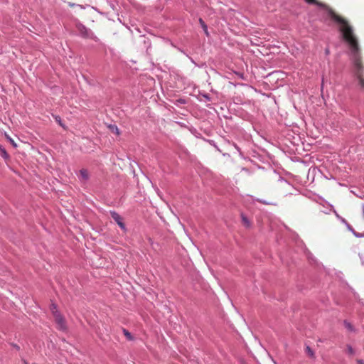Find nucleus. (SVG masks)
<instances>
[{"label":"nucleus","mask_w":364,"mask_h":364,"mask_svg":"<svg viewBox=\"0 0 364 364\" xmlns=\"http://www.w3.org/2000/svg\"><path fill=\"white\" fill-rule=\"evenodd\" d=\"M305 1L309 4H315L321 8L326 9L331 18L340 25L339 31L342 38L347 43L350 48V58L353 65V72L358 80L359 85L362 87H364V79L362 77L364 67L360 63V50L358 39L354 34L353 28L349 25L346 19L336 15L333 10L328 8L326 4L318 2L316 0H305Z\"/></svg>","instance_id":"obj_1"},{"label":"nucleus","mask_w":364,"mask_h":364,"mask_svg":"<svg viewBox=\"0 0 364 364\" xmlns=\"http://www.w3.org/2000/svg\"><path fill=\"white\" fill-rule=\"evenodd\" d=\"M53 317L57 325V328L60 331H65L67 330V324L65 318L60 314V312L55 311V316H53Z\"/></svg>","instance_id":"obj_2"},{"label":"nucleus","mask_w":364,"mask_h":364,"mask_svg":"<svg viewBox=\"0 0 364 364\" xmlns=\"http://www.w3.org/2000/svg\"><path fill=\"white\" fill-rule=\"evenodd\" d=\"M112 218L118 224L122 230H125V225L122 221V218L116 212H110Z\"/></svg>","instance_id":"obj_3"},{"label":"nucleus","mask_w":364,"mask_h":364,"mask_svg":"<svg viewBox=\"0 0 364 364\" xmlns=\"http://www.w3.org/2000/svg\"><path fill=\"white\" fill-rule=\"evenodd\" d=\"M334 213H335V215H336V218H338V220H340L343 224H344V225H346V227L347 228V229H348L349 231H350V230L353 229L352 226H351V225L348 223V221H347L345 218H343V217H341V215H339L338 214V213H337L336 210L334 211Z\"/></svg>","instance_id":"obj_4"},{"label":"nucleus","mask_w":364,"mask_h":364,"mask_svg":"<svg viewBox=\"0 0 364 364\" xmlns=\"http://www.w3.org/2000/svg\"><path fill=\"white\" fill-rule=\"evenodd\" d=\"M198 99L200 102H210L211 100L210 96L207 93H199Z\"/></svg>","instance_id":"obj_5"},{"label":"nucleus","mask_w":364,"mask_h":364,"mask_svg":"<svg viewBox=\"0 0 364 364\" xmlns=\"http://www.w3.org/2000/svg\"><path fill=\"white\" fill-rule=\"evenodd\" d=\"M80 178L82 181H87L89 178V173L87 169L82 168L80 171Z\"/></svg>","instance_id":"obj_6"},{"label":"nucleus","mask_w":364,"mask_h":364,"mask_svg":"<svg viewBox=\"0 0 364 364\" xmlns=\"http://www.w3.org/2000/svg\"><path fill=\"white\" fill-rule=\"evenodd\" d=\"M241 218H242V222L243 225L246 228H250L251 225V223H250V220L247 218V217L245 216L243 213H242Z\"/></svg>","instance_id":"obj_7"},{"label":"nucleus","mask_w":364,"mask_h":364,"mask_svg":"<svg viewBox=\"0 0 364 364\" xmlns=\"http://www.w3.org/2000/svg\"><path fill=\"white\" fill-rule=\"evenodd\" d=\"M198 21H199V23L200 24L203 30L204 31L205 35L207 36H209V33H208V26H207L206 23H205V21L201 18H199Z\"/></svg>","instance_id":"obj_8"},{"label":"nucleus","mask_w":364,"mask_h":364,"mask_svg":"<svg viewBox=\"0 0 364 364\" xmlns=\"http://www.w3.org/2000/svg\"><path fill=\"white\" fill-rule=\"evenodd\" d=\"M0 155L1 157H3L5 160H8L9 159V155L8 154L6 149L0 145Z\"/></svg>","instance_id":"obj_9"},{"label":"nucleus","mask_w":364,"mask_h":364,"mask_svg":"<svg viewBox=\"0 0 364 364\" xmlns=\"http://www.w3.org/2000/svg\"><path fill=\"white\" fill-rule=\"evenodd\" d=\"M109 131L117 135H119L120 132L118 127L114 124H110L108 126Z\"/></svg>","instance_id":"obj_10"},{"label":"nucleus","mask_w":364,"mask_h":364,"mask_svg":"<svg viewBox=\"0 0 364 364\" xmlns=\"http://www.w3.org/2000/svg\"><path fill=\"white\" fill-rule=\"evenodd\" d=\"M350 232L353 233V235L358 238H362L364 237V233H360L356 232L353 228L350 230Z\"/></svg>","instance_id":"obj_11"},{"label":"nucleus","mask_w":364,"mask_h":364,"mask_svg":"<svg viewBox=\"0 0 364 364\" xmlns=\"http://www.w3.org/2000/svg\"><path fill=\"white\" fill-rule=\"evenodd\" d=\"M306 351L307 354L309 355V357L314 358V355H315L314 352L309 346H307L306 347Z\"/></svg>","instance_id":"obj_12"},{"label":"nucleus","mask_w":364,"mask_h":364,"mask_svg":"<svg viewBox=\"0 0 364 364\" xmlns=\"http://www.w3.org/2000/svg\"><path fill=\"white\" fill-rule=\"evenodd\" d=\"M123 333H124V335L126 336V338L129 341L133 340V337H132V334L127 329L123 328Z\"/></svg>","instance_id":"obj_13"},{"label":"nucleus","mask_w":364,"mask_h":364,"mask_svg":"<svg viewBox=\"0 0 364 364\" xmlns=\"http://www.w3.org/2000/svg\"><path fill=\"white\" fill-rule=\"evenodd\" d=\"M346 351H347V353L350 355H353L355 353V351L350 345H347Z\"/></svg>","instance_id":"obj_14"},{"label":"nucleus","mask_w":364,"mask_h":364,"mask_svg":"<svg viewBox=\"0 0 364 364\" xmlns=\"http://www.w3.org/2000/svg\"><path fill=\"white\" fill-rule=\"evenodd\" d=\"M79 30L83 36H86L87 35V30L85 26H79Z\"/></svg>","instance_id":"obj_15"},{"label":"nucleus","mask_w":364,"mask_h":364,"mask_svg":"<svg viewBox=\"0 0 364 364\" xmlns=\"http://www.w3.org/2000/svg\"><path fill=\"white\" fill-rule=\"evenodd\" d=\"M50 309L53 314V316H55V312H59L58 310H57V306L55 304H52L50 306Z\"/></svg>","instance_id":"obj_16"},{"label":"nucleus","mask_w":364,"mask_h":364,"mask_svg":"<svg viewBox=\"0 0 364 364\" xmlns=\"http://www.w3.org/2000/svg\"><path fill=\"white\" fill-rule=\"evenodd\" d=\"M344 324H345V326H346L348 330H350V331H353V326H352V325H351L349 322H348V321H344Z\"/></svg>","instance_id":"obj_17"},{"label":"nucleus","mask_w":364,"mask_h":364,"mask_svg":"<svg viewBox=\"0 0 364 364\" xmlns=\"http://www.w3.org/2000/svg\"><path fill=\"white\" fill-rule=\"evenodd\" d=\"M55 119L61 127H63V124H62V122H61V119L59 116H55Z\"/></svg>","instance_id":"obj_18"},{"label":"nucleus","mask_w":364,"mask_h":364,"mask_svg":"<svg viewBox=\"0 0 364 364\" xmlns=\"http://www.w3.org/2000/svg\"><path fill=\"white\" fill-rule=\"evenodd\" d=\"M6 138L9 139V141L11 143V144L14 146V147H16L17 145L14 142V141L8 135H6Z\"/></svg>","instance_id":"obj_19"},{"label":"nucleus","mask_w":364,"mask_h":364,"mask_svg":"<svg viewBox=\"0 0 364 364\" xmlns=\"http://www.w3.org/2000/svg\"><path fill=\"white\" fill-rule=\"evenodd\" d=\"M186 55L189 58V60H191V62L192 63H193L194 65H197L196 63L195 62V60L191 57L188 56L187 54H186Z\"/></svg>","instance_id":"obj_20"},{"label":"nucleus","mask_w":364,"mask_h":364,"mask_svg":"<svg viewBox=\"0 0 364 364\" xmlns=\"http://www.w3.org/2000/svg\"><path fill=\"white\" fill-rule=\"evenodd\" d=\"M257 200H258L259 203H262V204H265V205H269V204H270V203H268V202H267V201H265V200H259V199H258Z\"/></svg>","instance_id":"obj_21"},{"label":"nucleus","mask_w":364,"mask_h":364,"mask_svg":"<svg viewBox=\"0 0 364 364\" xmlns=\"http://www.w3.org/2000/svg\"><path fill=\"white\" fill-rule=\"evenodd\" d=\"M329 53H330V50H329V48H326L325 49V54H326V55H329Z\"/></svg>","instance_id":"obj_22"},{"label":"nucleus","mask_w":364,"mask_h":364,"mask_svg":"<svg viewBox=\"0 0 364 364\" xmlns=\"http://www.w3.org/2000/svg\"><path fill=\"white\" fill-rule=\"evenodd\" d=\"M358 364H364V360H357Z\"/></svg>","instance_id":"obj_23"},{"label":"nucleus","mask_w":364,"mask_h":364,"mask_svg":"<svg viewBox=\"0 0 364 364\" xmlns=\"http://www.w3.org/2000/svg\"><path fill=\"white\" fill-rule=\"evenodd\" d=\"M234 146L240 152V154H241L240 149L236 144H234Z\"/></svg>","instance_id":"obj_24"},{"label":"nucleus","mask_w":364,"mask_h":364,"mask_svg":"<svg viewBox=\"0 0 364 364\" xmlns=\"http://www.w3.org/2000/svg\"><path fill=\"white\" fill-rule=\"evenodd\" d=\"M361 208H362L363 215L364 218V203L362 204Z\"/></svg>","instance_id":"obj_25"},{"label":"nucleus","mask_w":364,"mask_h":364,"mask_svg":"<svg viewBox=\"0 0 364 364\" xmlns=\"http://www.w3.org/2000/svg\"><path fill=\"white\" fill-rule=\"evenodd\" d=\"M359 257H360V259H362V257H361L360 254H359ZM361 263H362L363 265H364V259H361Z\"/></svg>","instance_id":"obj_26"},{"label":"nucleus","mask_w":364,"mask_h":364,"mask_svg":"<svg viewBox=\"0 0 364 364\" xmlns=\"http://www.w3.org/2000/svg\"><path fill=\"white\" fill-rule=\"evenodd\" d=\"M179 50H180L181 53H183L186 54V53H185V52H184L183 50H182L181 49H179Z\"/></svg>","instance_id":"obj_27"},{"label":"nucleus","mask_w":364,"mask_h":364,"mask_svg":"<svg viewBox=\"0 0 364 364\" xmlns=\"http://www.w3.org/2000/svg\"><path fill=\"white\" fill-rule=\"evenodd\" d=\"M180 102H184V100H181Z\"/></svg>","instance_id":"obj_28"}]
</instances>
